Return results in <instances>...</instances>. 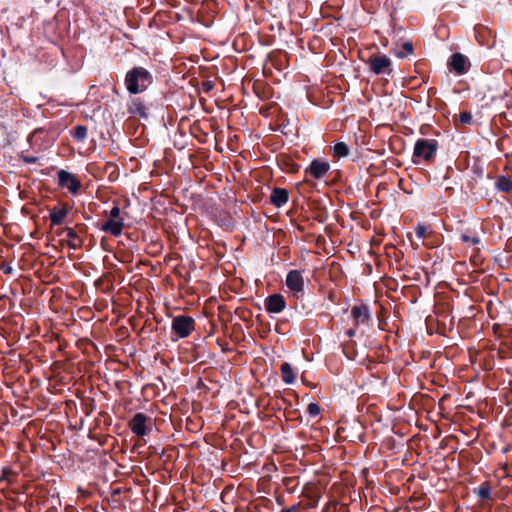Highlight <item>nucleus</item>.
<instances>
[{
	"mask_svg": "<svg viewBox=\"0 0 512 512\" xmlns=\"http://www.w3.org/2000/svg\"><path fill=\"white\" fill-rule=\"evenodd\" d=\"M152 83L151 72L142 66H135L127 71L124 79L125 87L132 95L146 91Z\"/></svg>",
	"mask_w": 512,
	"mask_h": 512,
	"instance_id": "f257e3e1",
	"label": "nucleus"
},
{
	"mask_svg": "<svg viewBox=\"0 0 512 512\" xmlns=\"http://www.w3.org/2000/svg\"><path fill=\"white\" fill-rule=\"evenodd\" d=\"M438 142L435 139H418L413 150V161L418 164L421 161L429 162L436 155Z\"/></svg>",
	"mask_w": 512,
	"mask_h": 512,
	"instance_id": "f03ea898",
	"label": "nucleus"
},
{
	"mask_svg": "<svg viewBox=\"0 0 512 512\" xmlns=\"http://www.w3.org/2000/svg\"><path fill=\"white\" fill-rule=\"evenodd\" d=\"M171 329L177 335V338H186L195 329V320L191 316H175L172 320Z\"/></svg>",
	"mask_w": 512,
	"mask_h": 512,
	"instance_id": "7ed1b4c3",
	"label": "nucleus"
},
{
	"mask_svg": "<svg viewBox=\"0 0 512 512\" xmlns=\"http://www.w3.org/2000/svg\"><path fill=\"white\" fill-rule=\"evenodd\" d=\"M287 288L292 292L295 298H301L305 291V282L301 270H291L288 272L285 280Z\"/></svg>",
	"mask_w": 512,
	"mask_h": 512,
	"instance_id": "20e7f679",
	"label": "nucleus"
},
{
	"mask_svg": "<svg viewBox=\"0 0 512 512\" xmlns=\"http://www.w3.org/2000/svg\"><path fill=\"white\" fill-rule=\"evenodd\" d=\"M370 70L376 74H390L391 73V59L384 54L371 55L366 61Z\"/></svg>",
	"mask_w": 512,
	"mask_h": 512,
	"instance_id": "39448f33",
	"label": "nucleus"
},
{
	"mask_svg": "<svg viewBox=\"0 0 512 512\" xmlns=\"http://www.w3.org/2000/svg\"><path fill=\"white\" fill-rule=\"evenodd\" d=\"M58 183L59 186L73 194H76L81 187L80 181L72 173L65 170L58 172Z\"/></svg>",
	"mask_w": 512,
	"mask_h": 512,
	"instance_id": "423d86ee",
	"label": "nucleus"
},
{
	"mask_svg": "<svg viewBox=\"0 0 512 512\" xmlns=\"http://www.w3.org/2000/svg\"><path fill=\"white\" fill-rule=\"evenodd\" d=\"M148 419L144 413H136L128 424L131 432L138 437H144L147 434L146 423Z\"/></svg>",
	"mask_w": 512,
	"mask_h": 512,
	"instance_id": "0eeeda50",
	"label": "nucleus"
},
{
	"mask_svg": "<svg viewBox=\"0 0 512 512\" xmlns=\"http://www.w3.org/2000/svg\"><path fill=\"white\" fill-rule=\"evenodd\" d=\"M286 307V302L282 294H272L265 300V309L268 313H280Z\"/></svg>",
	"mask_w": 512,
	"mask_h": 512,
	"instance_id": "6e6552de",
	"label": "nucleus"
},
{
	"mask_svg": "<svg viewBox=\"0 0 512 512\" xmlns=\"http://www.w3.org/2000/svg\"><path fill=\"white\" fill-rule=\"evenodd\" d=\"M330 169L328 162L313 160L306 168V174L311 175L315 179L322 178Z\"/></svg>",
	"mask_w": 512,
	"mask_h": 512,
	"instance_id": "1a4fd4ad",
	"label": "nucleus"
},
{
	"mask_svg": "<svg viewBox=\"0 0 512 512\" xmlns=\"http://www.w3.org/2000/svg\"><path fill=\"white\" fill-rule=\"evenodd\" d=\"M450 66L458 75L465 74L469 69L468 60L461 53H455L451 56Z\"/></svg>",
	"mask_w": 512,
	"mask_h": 512,
	"instance_id": "9d476101",
	"label": "nucleus"
},
{
	"mask_svg": "<svg viewBox=\"0 0 512 512\" xmlns=\"http://www.w3.org/2000/svg\"><path fill=\"white\" fill-rule=\"evenodd\" d=\"M124 228L123 219H108L102 224L100 230L103 232L110 233L112 236H120Z\"/></svg>",
	"mask_w": 512,
	"mask_h": 512,
	"instance_id": "9b49d317",
	"label": "nucleus"
},
{
	"mask_svg": "<svg viewBox=\"0 0 512 512\" xmlns=\"http://www.w3.org/2000/svg\"><path fill=\"white\" fill-rule=\"evenodd\" d=\"M71 207L63 204L60 207H54L49 214V219L52 225H60L63 223L66 216L69 214Z\"/></svg>",
	"mask_w": 512,
	"mask_h": 512,
	"instance_id": "f8f14e48",
	"label": "nucleus"
},
{
	"mask_svg": "<svg viewBox=\"0 0 512 512\" xmlns=\"http://www.w3.org/2000/svg\"><path fill=\"white\" fill-rule=\"evenodd\" d=\"M351 315L354 319L355 326L367 323L370 319L369 309L366 305L352 307Z\"/></svg>",
	"mask_w": 512,
	"mask_h": 512,
	"instance_id": "ddd939ff",
	"label": "nucleus"
},
{
	"mask_svg": "<svg viewBox=\"0 0 512 512\" xmlns=\"http://www.w3.org/2000/svg\"><path fill=\"white\" fill-rule=\"evenodd\" d=\"M289 195L286 189L274 188L271 195L270 201L276 207H281L288 202Z\"/></svg>",
	"mask_w": 512,
	"mask_h": 512,
	"instance_id": "4468645a",
	"label": "nucleus"
},
{
	"mask_svg": "<svg viewBox=\"0 0 512 512\" xmlns=\"http://www.w3.org/2000/svg\"><path fill=\"white\" fill-rule=\"evenodd\" d=\"M128 112L133 115H138L141 118H147L146 106L140 98H134L128 105Z\"/></svg>",
	"mask_w": 512,
	"mask_h": 512,
	"instance_id": "2eb2a0df",
	"label": "nucleus"
},
{
	"mask_svg": "<svg viewBox=\"0 0 512 512\" xmlns=\"http://www.w3.org/2000/svg\"><path fill=\"white\" fill-rule=\"evenodd\" d=\"M280 371L282 380L285 384L290 385L294 383L296 375L290 363H283L280 367Z\"/></svg>",
	"mask_w": 512,
	"mask_h": 512,
	"instance_id": "dca6fc26",
	"label": "nucleus"
},
{
	"mask_svg": "<svg viewBox=\"0 0 512 512\" xmlns=\"http://www.w3.org/2000/svg\"><path fill=\"white\" fill-rule=\"evenodd\" d=\"M65 232H66L68 246L74 250L78 249L81 246L82 241H81L80 237L77 235L76 231L73 228L68 227L65 229Z\"/></svg>",
	"mask_w": 512,
	"mask_h": 512,
	"instance_id": "f3484780",
	"label": "nucleus"
},
{
	"mask_svg": "<svg viewBox=\"0 0 512 512\" xmlns=\"http://www.w3.org/2000/svg\"><path fill=\"white\" fill-rule=\"evenodd\" d=\"M334 157L342 158L349 154V148L344 142H337L331 148Z\"/></svg>",
	"mask_w": 512,
	"mask_h": 512,
	"instance_id": "a211bd4d",
	"label": "nucleus"
},
{
	"mask_svg": "<svg viewBox=\"0 0 512 512\" xmlns=\"http://www.w3.org/2000/svg\"><path fill=\"white\" fill-rule=\"evenodd\" d=\"M496 187L499 191L511 192L512 191V179L509 177L501 176L496 180Z\"/></svg>",
	"mask_w": 512,
	"mask_h": 512,
	"instance_id": "6ab92c4d",
	"label": "nucleus"
},
{
	"mask_svg": "<svg viewBox=\"0 0 512 512\" xmlns=\"http://www.w3.org/2000/svg\"><path fill=\"white\" fill-rule=\"evenodd\" d=\"M460 240L466 246H477L481 243V239L477 234H473L472 236H470L466 233H462L460 235Z\"/></svg>",
	"mask_w": 512,
	"mask_h": 512,
	"instance_id": "aec40b11",
	"label": "nucleus"
},
{
	"mask_svg": "<svg viewBox=\"0 0 512 512\" xmlns=\"http://www.w3.org/2000/svg\"><path fill=\"white\" fill-rule=\"evenodd\" d=\"M73 137L79 142H83L87 137V128L83 125H77L74 128Z\"/></svg>",
	"mask_w": 512,
	"mask_h": 512,
	"instance_id": "412c9836",
	"label": "nucleus"
},
{
	"mask_svg": "<svg viewBox=\"0 0 512 512\" xmlns=\"http://www.w3.org/2000/svg\"><path fill=\"white\" fill-rule=\"evenodd\" d=\"M413 53V45L411 42H405L402 47H401V50H399L396 55L397 57L399 58H405L407 57L408 55L412 54Z\"/></svg>",
	"mask_w": 512,
	"mask_h": 512,
	"instance_id": "4be33fe9",
	"label": "nucleus"
},
{
	"mask_svg": "<svg viewBox=\"0 0 512 512\" xmlns=\"http://www.w3.org/2000/svg\"><path fill=\"white\" fill-rule=\"evenodd\" d=\"M307 412L311 417H317L320 415L321 407L318 403L312 402L307 406Z\"/></svg>",
	"mask_w": 512,
	"mask_h": 512,
	"instance_id": "5701e85b",
	"label": "nucleus"
},
{
	"mask_svg": "<svg viewBox=\"0 0 512 512\" xmlns=\"http://www.w3.org/2000/svg\"><path fill=\"white\" fill-rule=\"evenodd\" d=\"M476 493L479 496V498H481V499H489L490 498V494H491L490 488L487 485L480 486L477 489Z\"/></svg>",
	"mask_w": 512,
	"mask_h": 512,
	"instance_id": "b1692460",
	"label": "nucleus"
},
{
	"mask_svg": "<svg viewBox=\"0 0 512 512\" xmlns=\"http://www.w3.org/2000/svg\"><path fill=\"white\" fill-rule=\"evenodd\" d=\"M109 216L110 218L109 219H122L120 216H121V209L119 208L118 205H115L111 208V210L109 211Z\"/></svg>",
	"mask_w": 512,
	"mask_h": 512,
	"instance_id": "393cba45",
	"label": "nucleus"
},
{
	"mask_svg": "<svg viewBox=\"0 0 512 512\" xmlns=\"http://www.w3.org/2000/svg\"><path fill=\"white\" fill-rule=\"evenodd\" d=\"M416 236L418 238H424L426 236V232H427V228L426 226L422 225V224H419L417 227H416Z\"/></svg>",
	"mask_w": 512,
	"mask_h": 512,
	"instance_id": "a878e982",
	"label": "nucleus"
},
{
	"mask_svg": "<svg viewBox=\"0 0 512 512\" xmlns=\"http://www.w3.org/2000/svg\"><path fill=\"white\" fill-rule=\"evenodd\" d=\"M472 120V115L468 112H464L460 114V121L461 123H470Z\"/></svg>",
	"mask_w": 512,
	"mask_h": 512,
	"instance_id": "bb28decb",
	"label": "nucleus"
},
{
	"mask_svg": "<svg viewBox=\"0 0 512 512\" xmlns=\"http://www.w3.org/2000/svg\"><path fill=\"white\" fill-rule=\"evenodd\" d=\"M21 158L25 163H36L38 161V157H36V156L23 155V156H21Z\"/></svg>",
	"mask_w": 512,
	"mask_h": 512,
	"instance_id": "cd10ccee",
	"label": "nucleus"
},
{
	"mask_svg": "<svg viewBox=\"0 0 512 512\" xmlns=\"http://www.w3.org/2000/svg\"><path fill=\"white\" fill-rule=\"evenodd\" d=\"M280 512H300V507L297 504H294L288 508L282 509Z\"/></svg>",
	"mask_w": 512,
	"mask_h": 512,
	"instance_id": "c85d7f7f",
	"label": "nucleus"
},
{
	"mask_svg": "<svg viewBox=\"0 0 512 512\" xmlns=\"http://www.w3.org/2000/svg\"><path fill=\"white\" fill-rule=\"evenodd\" d=\"M346 334L348 335V337H353L355 335V330L349 329L346 331Z\"/></svg>",
	"mask_w": 512,
	"mask_h": 512,
	"instance_id": "c756f323",
	"label": "nucleus"
},
{
	"mask_svg": "<svg viewBox=\"0 0 512 512\" xmlns=\"http://www.w3.org/2000/svg\"><path fill=\"white\" fill-rule=\"evenodd\" d=\"M11 272V268H6L5 273Z\"/></svg>",
	"mask_w": 512,
	"mask_h": 512,
	"instance_id": "7c9ffc66",
	"label": "nucleus"
}]
</instances>
